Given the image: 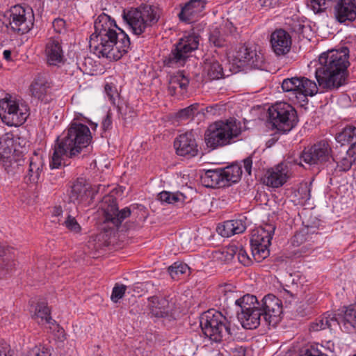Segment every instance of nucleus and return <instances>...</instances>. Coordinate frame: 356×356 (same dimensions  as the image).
I'll use <instances>...</instances> for the list:
<instances>
[{"instance_id":"obj_1","label":"nucleus","mask_w":356,"mask_h":356,"mask_svg":"<svg viewBox=\"0 0 356 356\" xmlns=\"http://www.w3.org/2000/svg\"><path fill=\"white\" fill-rule=\"evenodd\" d=\"M235 304L240 308L238 318L245 329H256L262 323L274 327L282 313V300L273 294L265 296L260 302L255 296L246 294L236 300Z\"/></svg>"},{"instance_id":"obj_2","label":"nucleus","mask_w":356,"mask_h":356,"mask_svg":"<svg viewBox=\"0 0 356 356\" xmlns=\"http://www.w3.org/2000/svg\"><path fill=\"white\" fill-rule=\"evenodd\" d=\"M349 49L343 47L321 54L315 76L318 86L326 91L339 89L347 83L349 75Z\"/></svg>"},{"instance_id":"obj_3","label":"nucleus","mask_w":356,"mask_h":356,"mask_svg":"<svg viewBox=\"0 0 356 356\" xmlns=\"http://www.w3.org/2000/svg\"><path fill=\"white\" fill-rule=\"evenodd\" d=\"M92 140V136L87 125L72 121L56 139L50 167L58 168L62 165H67V161L70 159H79Z\"/></svg>"},{"instance_id":"obj_4","label":"nucleus","mask_w":356,"mask_h":356,"mask_svg":"<svg viewBox=\"0 0 356 356\" xmlns=\"http://www.w3.org/2000/svg\"><path fill=\"white\" fill-rule=\"evenodd\" d=\"M131 46L128 35L121 29L90 36V48L98 57L118 60L127 54Z\"/></svg>"},{"instance_id":"obj_5","label":"nucleus","mask_w":356,"mask_h":356,"mask_svg":"<svg viewBox=\"0 0 356 356\" xmlns=\"http://www.w3.org/2000/svg\"><path fill=\"white\" fill-rule=\"evenodd\" d=\"M241 131V123L236 120H218L207 127L204 142L208 148L216 149L238 140Z\"/></svg>"},{"instance_id":"obj_6","label":"nucleus","mask_w":356,"mask_h":356,"mask_svg":"<svg viewBox=\"0 0 356 356\" xmlns=\"http://www.w3.org/2000/svg\"><path fill=\"white\" fill-rule=\"evenodd\" d=\"M33 22L34 15L31 8L16 5L0 13V31L23 35L31 30Z\"/></svg>"},{"instance_id":"obj_7","label":"nucleus","mask_w":356,"mask_h":356,"mask_svg":"<svg viewBox=\"0 0 356 356\" xmlns=\"http://www.w3.org/2000/svg\"><path fill=\"white\" fill-rule=\"evenodd\" d=\"M122 16L124 22L136 35H142L156 24L159 18L156 8L150 5L124 10Z\"/></svg>"},{"instance_id":"obj_8","label":"nucleus","mask_w":356,"mask_h":356,"mask_svg":"<svg viewBox=\"0 0 356 356\" xmlns=\"http://www.w3.org/2000/svg\"><path fill=\"white\" fill-rule=\"evenodd\" d=\"M29 115V107L22 99L9 94L0 99V118L9 127L23 124Z\"/></svg>"},{"instance_id":"obj_9","label":"nucleus","mask_w":356,"mask_h":356,"mask_svg":"<svg viewBox=\"0 0 356 356\" xmlns=\"http://www.w3.org/2000/svg\"><path fill=\"white\" fill-rule=\"evenodd\" d=\"M29 115V107L22 99L9 94L0 99V118L9 127L23 124Z\"/></svg>"},{"instance_id":"obj_10","label":"nucleus","mask_w":356,"mask_h":356,"mask_svg":"<svg viewBox=\"0 0 356 356\" xmlns=\"http://www.w3.org/2000/svg\"><path fill=\"white\" fill-rule=\"evenodd\" d=\"M29 115V107L22 99L9 94L0 99V118L9 127L23 124Z\"/></svg>"},{"instance_id":"obj_11","label":"nucleus","mask_w":356,"mask_h":356,"mask_svg":"<svg viewBox=\"0 0 356 356\" xmlns=\"http://www.w3.org/2000/svg\"><path fill=\"white\" fill-rule=\"evenodd\" d=\"M200 327L204 335L212 342L220 343L227 335H230L226 317L215 309L208 310L202 315Z\"/></svg>"},{"instance_id":"obj_12","label":"nucleus","mask_w":356,"mask_h":356,"mask_svg":"<svg viewBox=\"0 0 356 356\" xmlns=\"http://www.w3.org/2000/svg\"><path fill=\"white\" fill-rule=\"evenodd\" d=\"M200 38V35L193 31L185 33L164 60L165 65L169 67L184 66L191 54L198 49Z\"/></svg>"},{"instance_id":"obj_13","label":"nucleus","mask_w":356,"mask_h":356,"mask_svg":"<svg viewBox=\"0 0 356 356\" xmlns=\"http://www.w3.org/2000/svg\"><path fill=\"white\" fill-rule=\"evenodd\" d=\"M268 113L272 126L283 133L291 131L298 122L296 111L286 102L274 104L269 107Z\"/></svg>"},{"instance_id":"obj_14","label":"nucleus","mask_w":356,"mask_h":356,"mask_svg":"<svg viewBox=\"0 0 356 356\" xmlns=\"http://www.w3.org/2000/svg\"><path fill=\"white\" fill-rule=\"evenodd\" d=\"M242 167L232 164L224 168L210 169L201 176L202 184L207 188L224 187L229 182H238L242 175Z\"/></svg>"},{"instance_id":"obj_15","label":"nucleus","mask_w":356,"mask_h":356,"mask_svg":"<svg viewBox=\"0 0 356 356\" xmlns=\"http://www.w3.org/2000/svg\"><path fill=\"white\" fill-rule=\"evenodd\" d=\"M282 88L284 92H290L291 99L298 103L307 104V97L317 94L318 87L314 81L305 76L284 79L282 83Z\"/></svg>"},{"instance_id":"obj_16","label":"nucleus","mask_w":356,"mask_h":356,"mask_svg":"<svg viewBox=\"0 0 356 356\" xmlns=\"http://www.w3.org/2000/svg\"><path fill=\"white\" fill-rule=\"evenodd\" d=\"M273 225L266 224L254 229L250 238L252 255L257 262L269 255V246L275 232Z\"/></svg>"},{"instance_id":"obj_17","label":"nucleus","mask_w":356,"mask_h":356,"mask_svg":"<svg viewBox=\"0 0 356 356\" xmlns=\"http://www.w3.org/2000/svg\"><path fill=\"white\" fill-rule=\"evenodd\" d=\"M234 61L239 67L261 69L264 65V57L254 46H239L234 55Z\"/></svg>"},{"instance_id":"obj_18","label":"nucleus","mask_w":356,"mask_h":356,"mask_svg":"<svg viewBox=\"0 0 356 356\" xmlns=\"http://www.w3.org/2000/svg\"><path fill=\"white\" fill-rule=\"evenodd\" d=\"M330 152L331 148L328 143L321 140L310 148L305 149L299 156L300 162L298 161V159H293L292 161L299 165H302L301 161L310 165L323 164L329 159Z\"/></svg>"},{"instance_id":"obj_19","label":"nucleus","mask_w":356,"mask_h":356,"mask_svg":"<svg viewBox=\"0 0 356 356\" xmlns=\"http://www.w3.org/2000/svg\"><path fill=\"white\" fill-rule=\"evenodd\" d=\"M292 163V160L289 158L285 162L268 170L263 178L264 183L272 188L282 186L289 177V164Z\"/></svg>"},{"instance_id":"obj_20","label":"nucleus","mask_w":356,"mask_h":356,"mask_svg":"<svg viewBox=\"0 0 356 356\" xmlns=\"http://www.w3.org/2000/svg\"><path fill=\"white\" fill-rule=\"evenodd\" d=\"M94 190L84 178L79 177L71 186L69 198L75 204H90L94 198Z\"/></svg>"},{"instance_id":"obj_21","label":"nucleus","mask_w":356,"mask_h":356,"mask_svg":"<svg viewBox=\"0 0 356 356\" xmlns=\"http://www.w3.org/2000/svg\"><path fill=\"white\" fill-rule=\"evenodd\" d=\"M148 307L152 316L157 318H175V303L161 296L148 298Z\"/></svg>"},{"instance_id":"obj_22","label":"nucleus","mask_w":356,"mask_h":356,"mask_svg":"<svg viewBox=\"0 0 356 356\" xmlns=\"http://www.w3.org/2000/svg\"><path fill=\"white\" fill-rule=\"evenodd\" d=\"M176 153L179 156L193 157L197 154V144L193 131L179 134L174 141Z\"/></svg>"},{"instance_id":"obj_23","label":"nucleus","mask_w":356,"mask_h":356,"mask_svg":"<svg viewBox=\"0 0 356 356\" xmlns=\"http://www.w3.org/2000/svg\"><path fill=\"white\" fill-rule=\"evenodd\" d=\"M108 206L104 208L105 221L112 223L115 227L120 226L124 219L130 216L131 212L129 207L119 210L115 199L107 197L104 200Z\"/></svg>"},{"instance_id":"obj_24","label":"nucleus","mask_w":356,"mask_h":356,"mask_svg":"<svg viewBox=\"0 0 356 356\" xmlns=\"http://www.w3.org/2000/svg\"><path fill=\"white\" fill-rule=\"evenodd\" d=\"M207 0H190L179 13V19L188 24L193 23L204 15Z\"/></svg>"},{"instance_id":"obj_25","label":"nucleus","mask_w":356,"mask_h":356,"mask_svg":"<svg viewBox=\"0 0 356 356\" xmlns=\"http://www.w3.org/2000/svg\"><path fill=\"white\" fill-rule=\"evenodd\" d=\"M270 42L273 52L277 56H284L291 50V36L284 29H276L271 33Z\"/></svg>"},{"instance_id":"obj_26","label":"nucleus","mask_w":356,"mask_h":356,"mask_svg":"<svg viewBox=\"0 0 356 356\" xmlns=\"http://www.w3.org/2000/svg\"><path fill=\"white\" fill-rule=\"evenodd\" d=\"M44 55L47 63L49 65H58L64 60V53L62 48L61 40L59 37H52L47 40Z\"/></svg>"},{"instance_id":"obj_27","label":"nucleus","mask_w":356,"mask_h":356,"mask_svg":"<svg viewBox=\"0 0 356 356\" xmlns=\"http://www.w3.org/2000/svg\"><path fill=\"white\" fill-rule=\"evenodd\" d=\"M334 14L341 24L353 22L356 18L355 0H339L334 8Z\"/></svg>"},{"instance_id":"obj_28","label":"nucleus","mask_w":356,"mask_h":356,"mask_svg":"<svg viewBox=\"0 0 356 356\" xmlns=\"http://www.w3.org/2000/svg\"><path fill=\"white\" fill-rule=\"evenodd\" d=\"M44 161L42 156L38 152H34L29 158V165L24 175V180L26 184H35L40 177L43 171Z\"/></svg>"},{"instance_id":"obj_29","label":"nucleus","mask_w":356,"mask_h":356,"mask_svg":"<svg viewBox=\"0 0 356 356\" xmlns=\"http://www.w3.org/2000/svg\"><path fill=\"white\" fill-rule=\"evenodd\" d=\"M50 88L51 83L45 77L39 75L31 84L30 91L33 97L41 102L47 103L51 99Z\"/></svg>"},{"instance_id":"obj_30","label":"nucleus","mask_w":356,"mask_h":356,"mask_svg":"<svg viewBox=\"0 0 356 356\" xmlns=\"http://www.w3.org/2000/svg\"><path fill=\"white\" fill-rule=\"evenodd\" d=\"M246 217L227 220L217 227V232L223 237H229L234 234L243 233L246 229Z\"/></svg>"},{"instance_id":"obj_31","label":"nucleus","mask_w":356,"mask_h":356,"mask_svg":"<svg viewBox=\"0 0 356 356\" xmlns=\"http://www.w3.org/2000/svg\"><path fill=\"white\" fill-rule=\"evenodd\" d=\"M189 84V79L183 72L179 71L171 76L168 83V90L171 95H183Z\"/></svg>"},{"instance_id":"obj_32","label":"nucleus","mask_w":356,"mask_h":356,"mask_svg":"<svg viewBox=\"0 0 356 356\" xmlns=\"http://www.w3.org/2000/svg\"><path fill=\"white\" fill-rule=\"evenodd\" d=\"M337 316V324H342L348 332L356 330V306L344 307Z\"/></svg>"},{"instance_id":"obj_33","label":"nucleus","mask_w":356,"mask_h":356,"mask_svg":"<svg viewBox=\"0 0 356 356\" xmlns=\"http://www.w3.org/2000/svg\"><path fill=\"white\" fill-rule=\"evenodd\" d=\"M95 32L90 35H99L107 33V31H113L120 29L115 24L113 19H111V17L105 13H102L97 17L94 24Z\"/></svg>"},{"instance_id":"obj_34","label":"nucleus","mask_w":356,"mask_h":356,"mask_svg":"<svg viewBox=\"0 0 356 356\" xmlns=\"http://www.w3.org/2000/svg\"><path fill=\"white\" fill-rule=\"evenodd\" d=\"M204 74L209 80H217L225 76L223 69L216 59L207 58L204 64Z\"/></svg>"},{"instance_id":"obj_35","label":"nucleus","mask_w":356,"mask_h":356,"mask_svg":"<svg viewBox=\"0 0 356 356\" xmlns=\"http://www.w3.org/2000/svg\"><path fill=\"white\" fill-rule=\"evenodd\" d=\"M32 317L40 325L49 324L54 325L56 324V321L51 317L49 307L44 302H40L37 305Z\"/></svg>"},{"instance_id":"obj_36","label":"nucleus","mask_w":356,"mask_h":356,"mask_svg":"<svg viewBox=\"0 0 356 356\" xmlns=\"http://www.w3.org/2000/svg\"><path fill=\"white\" fill-rule=\"evenodd\" d=\"M337 324V316L325 314L323 316L317 318L310 325L309 330L312 332H317L326 328H330Z\"/></svg>"},{"instance_id":"obj_37","label":"nucleus","mask_w":356,"mask_h":356,"mask_svg":"<svg viewBox=\"0 0 356 356\" xmlns=\"http://www.w3.org/2000/svg\"><path fill=\"white\" fill-rule=\"evenodd\" d=\"M186 198V197L179 192L162 191L159 194V199L161 202L177 205L183 204Z\"/></svg>"},{"instance_id":"obj_38","label":"nucleus","mask_w":356,"mask_h":356,"mask_svg":"<svg viewBox=\"0 0 356 356\" xmlns=\"http://www.w3.org/2000/svg\"><path fill=\"white\" fill-rule=\"evenodd\" d=\"M336 140L341 145L350 143L353 144L356 141V127L351 125L346 127L341 132L337 135Z\"/></svg>"},{"instance_id":"obj_39","label":"nucleus","mask_w":356,"mask_h":356,"mask_svg":"<svg viewBox=\"0 0 356 356\" xmlns=\"http://www.w3.org/2000/svg\"><path fill=\"white\" fill-rule=\"evenodd\" d=\"M13 135L10 133H6L0 137V158H5L12 152L13 145Z\"/></svg>"},{"instance_id":"obj_40","label":"nucleus","mask_w":356,"mask_h":356,"mask_svg":"<svg viewBox=\"0 0 356 356\" xmlns=\"http://www.w3.org/2000/svg\"><path fill=\"white\" fill-rule=\"evenodd\" d=\"M189 270L187 264L183 263H175L169 267L168 272L173 280H179V277Z\"/></svg>"},{"instance_id":"obj_41","label":"nucleus","mask_w":356,"mask_h":356,"mask_svg":"<svg viewBox=\"0 0 356 356\" xmlns=\"http://www.w3.org/2000/svg\"><path fill=\"white\" fill-rule=\"evenodd\" d=\"M198 107L199 104L195 103L191 104L189 106L179 111L176 116L180 120H186L192 118L197 113Z\"/></svg>"},{"instance_id":"obj_42","label":"nucleus","mask_w":356,"mask_h":356,"mask_svg":"<svg viewBox=\"0 0 356 356\" xmlns=\"http://www.w3.org/2000/svg\"><path fill=\"white\" fill-rule=\"evenodd\" d=\"M128 286L122 284H115L112 290L111 296V300L117 303L120 299H122L125 294Z\"/></svg>"},{"instance_id":"obj_43","label":"nucleus","mask_w":356,"mask_h":356,"mask_svg":"<svg viewBox=\"0 0 356 356\" xmlns=\"http://www.w3.org/2000/svg\"><path fill=\"white\" fill-rule=\"evenodd\" d=\"M209 42L215 47H222L226 45V40L218 30H213L209 36Z\"/></svg>"},{"instance_id":"obj_44","label":"nucleus","mask_w":356,"mask_h":356,"mask_svg":"<svg viewBox=\"0 0 356 356\" xmlns=\"http://www.w3.org/2000/svg\"><path fill=\"white\" fill-rule=\"evenodd\" d=\"M51 350L44 346L40 345L33 348L29 353L27 356H51Z\"/></svg>"},{"instance_id":"obj_45","label":"nucleus","mask_w":356,"mask_h":356,"mask_svg":"<svg viewBox=\"0 0 356 356\" xmlns=\"http://www.w3.org/2000/svg\"><path fill=\"white\" fill-rule=\"evenodd\" d=\"M352 158L346 152V156H343L339 161H337V168L340 171L346 172L349 170L352 165L354 164L353 161H351Z\"/></svg>"},{"instance_id":"obj_46","label":"nucleus","mask_w":356,"mask_h":356,"mask_svg":"<svg viewBox=\"0 0 356 356\" xmlns=\"http://www.w3.org/2000/svg\"><path fill=\"white\" fill-rule=\"evenodd\" d=\"M64 225L69 230L74 232L75 233H79L81 229L80 225L77 222L75 218L70 215L66 218L65 220L64 221Z\"/></svg>"},{"instance_id":"obj_47","label":"nucleus","mask_w":356,"mask_h":356,"mask_svg":"<svg viewBox=\"0 0 356 356\" xmlns=\"http://www.w3.org/2000/svg\"><path fill=\"white\" fill-rule=\"evenodd\" d=\"M298 193L302 200L307 201L311 197V184L305 183L298 189Z\"/></svg>"},{"instance_id":"obj_48","label":"nucleus","mask_w":356,"mask_h":356,"mask_svg":"<svg viewBox=\"0 0 356 356\" xmlns=\"http://www.w3.org/2000/svg\"><path fill=\"white\" fill-rule=\"evenodd\" d=\"M238 259L240 263L244 266H249L252 263V260L247 252L243 248L238 250Z\"/></svg>"},{"instance_id":"obj_49","label":"nucleus","mask_w":356,"mask_h":356,"mask_svg":"<svg viewBox=\"0 0 356 356\" xmlns=\"http://www.w3.org/2000/svg\"><path fill=\"white\" fill-rule=\"evenodd\" d=\"M14 352L4 340H0V356H13Z\"/></svg>"},{"instance_id":"obj_50","label":"nucleus","mask_w":356,"mask_h":356,"mask_svg":"<svg viewBox=\"0 0 356 356\" xmlns=\"http://www.w3.org/2000/svg\"><path fill=\"white\" fill-rule=\"evenodd\" d=\"M282 0H257V5L261 8H273L278 6Z\"/></svg>"},{"instance_id":"obj_51","label":"nucleus","mask_w":356,"mask_h":356,"mask_svg":"<svg viewBox=\"0 0 356 356\" xmlns=\"http://www.w3.org/2000/svg\"><path fill=\"white\" fill-rule=\"evenodd\" d=\"M221 29L225 35H234L236 31V27L233 23L229 20H226L223 22L221 26Z\"/></svg>"},{"instance_id":"obj_52","label":"nucleus","mask_w":356,"mask_h":356,"mask_svg":"<svg viewBox=\"0 0 356 356\" xmlns=\"http://www.w3.org/2000/svg\"><path fill=\"white\" fill-rule=\"evenodd\" d=\"M52 26L55 32L61 33L65 30V21L63 19H55L52 22Z\"/></svg>"},{"instance_id":"obj_53","label":"nucleus","mask_w":356,"mask_h":356,"mask_svg":"<svg viewBox=\"0 0 356 356\" xmlns=\"http://www.w3.org/2000/svg\"><path fill=\"white\" fill-rule=\"evenodd\" d=\"M302 356H327L326 354L323 353L318 348L311 346L307 348Z\"/></svg>"},{"instance_id":"obj_54","label":"nucleus","mask_w":356,"mask_h":356,"mask_svg":"<svg viewBox=\"0 0 356 356\" xmlns=\"http://www.w3.org/2000/svg\"><path fill=\"white\" fill-rule=\"evenodd\" d=\"M302 356H327L326 354L323 353L318 348L311 346L307 348Z\"/></svg>"},{"instance_id":"obj_55","label":"nucleus","mask_w":356,"mask_h":356,"mask_svg":"<svg viewBox=\"0 0 356 356\" xmlns=\"http://www.w3.org/2000/svg\"><path fill=\"white\" fill-rule=\"evenodd\" d=\"M102 127L104 131H107L112 127V114L108 112L102 122Z\"/></svg>"},{"instance_id":"obj_56","label":"nucleus","mask_w":356,"mask_h":356,"mask_svg":"<svg viewBox=\"0 0 356 356\" xmlns=\"http://www.w3.org/2000/svg\"><path fill=\"white\" fill-rule=\"evenodd\" d=\"M243 168L245 172L248 173V175H251L252 168V157L248 156L243 160Z\"/></svg>"},{"instance_id":"obj_57","label":"nucleus","mask_w":356,"mask_h":356,"mask_svg":"<svg viewBox=\"0 0 356 356\" xmlns=\"http://www.w3.org/2000/svg\"><path fill=\"white\" fill-rule=\"evenodd\" d=\"M231 356H245V350L242 346H236L231 348Z\"/></svg>"},{"instance_id":"obj_58","label":"nucleus","mask_w":356,"mask_h":356,"mask_svg":"<svg viewBox=\"0 0 356 356\" xmlns=\"http://www.w3.org/2000/svg\"><path fill=\"white\" fill-rule=\"evenodd\" d=\"M347 153L352 158V161L356 165V141L351 144L350 147L347 150Z\"/></svg>"},{"instance_id":"obj_59","label":"nucleus","mask_w":356,"mask_h":356,"mask_svg":"<svg viewBox=\"0 0 356 356\" xmlns=\"http://www.w3.org/2000/svg\"><path fill=\"white\" fill-rule=\"evenodd\" d=\"M304 241V235L301 233H297L294 235L292 239V243L293 245H299Z\"/></svg>"},{"instance_id":"obj_60","label":"nucleus","mask_w":356,"mask_h":356,"mask_svg":"<svg viewBox=\"0 0 356 356\" xmlns=\"http://www.w3.org/2000/svg\"><path fill=\"white\" fill-rule=\"evenodd\" d=\"M218 110L219 106L218 104H214L206 107L207 113H210L211 115H216Z\"/></svg>"},{"instance_id":"obj_61","label":"nucleus","mask_w":356,"mask_h":356,"mask_svg":"<svg viewBox=\"0 0 356 356\" xmlns=\"http://www.w3.org/2000/svg\"><path fill=\"white\" fill-rule=\"evenodd\" d=\"M234 292V287L231 284H225L221 290V293H223L225 296H227L228 293L232 294Z\"/></svg>"},{"instance_id":"obj_62","label":"nucleus","mask_w":356,"mask_h":356,"mask_svg":"<svg viewBox=\"0 0 356 356\" xmlns=\"http://www.w3.org/2000/svg\"><path fill=\"white\" fill-rule=\"evenodd\" d=\"M227 252L232 257L236 253L238 254L237 248L234 245H231L227 248Z\"/></svg>"},{"instance_id":"obj_63","label":"nucleus","mask_w":356,"mask_h":356,"mask_svg":"<svg viewBox=\"0 0 356 356\" xmlns=\"http://www.w3.org/2000/svg\"><path fill=\"white\" fill-rule=\"evenodd\" d=\"M105 92L108 95V96L110 97L111 99H113V87L109 84H106L105 87Z\"/></svg>"},{"instance_id":"obj_64","label":"nucleus","mask_w":356,"mask_h":356,"mask_svg":"<svg viewBox=\"0 0 356 356\" xmlns=\"http://www.w3.org/2000/svg\"><path fill=\"white\" fill-rule=\"evenodd\" d=\"M317 300V298L316 297L315 295H310L309 297H307V302L308 303V305H312L314 304L316 301Z\"/></svg>"}]
</instances>
